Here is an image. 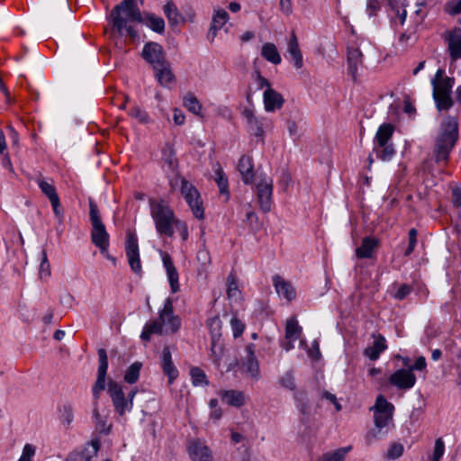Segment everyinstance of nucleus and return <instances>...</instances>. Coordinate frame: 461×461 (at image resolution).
<instances>
[{
    "instance_id": "1",
    "label": "nucleus",
    "mask_w": 461,
    "mask_h": 461,
    "mask_svg": "<svg viewBox=\"0 0 461 461\" xmlns=\"http://www.w3.org/2000/svg\"><path fill=\"white\" fill-rule=\"evenodd\" d=\"M150 214L155 222L156 230L160 235L172 237L176 230L182 240L188 238V230L185 222L175 217L173 211L163 202L152 203Z\"/></svg>"
},
{
    "instance_id": "2",
    "label": "nucleus",
    "mask_w": 461,
    "mask_h": 461,
    "mask_svg": "<svg viewBox=\"0 0 461 461\" xmlns=\"http://www.w3.org/2000/svg\"><path fill=\"white\" fill-rule=\"evenodd\" d=\"M98 361L97 378L92 388L94 398L93 418L96 430L100 433H109L112 426L107 423V414L101 411L98 405V399L100 398L101 393L105 389V377L108 369V357L104 348L98 350Z\"/></svg>"
},
{
    "instance_id": "3",
    "label": "nucleus",
    "mask_w": 461,
    "mask_h": 461,
    "mask_svg": "<svg viewBox=\"0 0 461 461\" xmlns=\"http://www.w3.org/2000/svg\"><path fill=\"white\" fill-rule=\"evenodd\" d=\"M180 326L181 321L174 313L173 303L170 299H167L163 308L158 312V318L145 324L140 338L144 341H149L151 335L173 334L180 329Z\"/></svg>"
},
{
    "instance_id": "4",
    "label": "nucleus",
    "mask_w": 461,
    "mask_h": 461,
    "mask_svg": "<svg viewBox=\"0 0 461 461\" xmlns=\"http://www.w3.org/2000/svg\"><path fill=\"white\" fill-rule=\"evenodd\" d=\"M458 139V123L455 117H447L440 125L434 145L437 162L447 161Z\"/></svg>"
},
{
    "instance_id": "5",
    "label": "nucleus",
    "mask_w": 461,
    "mask_h": 461,
    "mask_svg": "<svg viewBox=\"0 0 461 461\" xmlns=\"http://www.w3.org/2000/svg\"><path fill=\"white\" fill-rule=\"evenodd\" d=\"M113 26L119 32L126 30L127 33L131 37L137 36L136 32L131 25H127L128 22H142L143 18L139 8L135 5V0H123L120 5H116L111 14Z\"/></svg>"
},
{
    "instance_id": "6",
    "label": "nucleus",
    "mask_w": 461,
    "mask_h": 461,
    "mask_svg": "<svg viewBox=\"0 0 461 461\" xmlns=\"http://www.w3.org/2000/svg\"><path fill=\"white\" fill-rule=\"evenodd\" d=\"M370 410L374 412L375 429L366 433V440L368 444L376 439L382 430L392 423L394 407L380 394Z\"/></svg>"
},
{
    "instance_id": "7",
    "label": "nucleus",
    "mask_w": 461,
    "mask_h": 461,
    "mask_svg": "<svg viewBox=\"0 0 461 461\" xmlns=\"http://www.w3.org/2000/svg\"><path fill=\"white\" fill-rule=\"evenodd\" d=\"M89 209L90 221L92 224V242L99 248L103 254H106L109 246V234L101 220L98 207L92 199H89Z\"/></svg>"
},
{
    "instance_id": "8",
    "label": "nucleus",
    "mask_w": 461,
    "mask_h": 461,
    "mask_svg": "<svg viewBox=\"0 0 461 461\" xmlns=\"http://www.w3.org/2000/svg\"><path fill=\"white\" fill-rule=\"evenodd\" d=\"M394 131V127L391 123L382 124L375 134L374 140V152L376 157L383 161L390 160L395 154L391 139Z\"/></svg>"
},
{
    "instance_id": "9",
    "label": "nucleus",
    "mask_w": 461,
    "mask_h": 461,
    "mask_svg": "<svg viewBox=\"0 0 461 461\" xmlns=\"http://www.w3.org/2000/svg\"><path fill=\"white\" fill-rule=\"evenodd\" d=\"M108 394L111 397L114 411L120 416L130 412L133 407V399L136 394L135 390H131L126 396L122 391V385L111 380L108 383Z\"/></svg>"
},
{
    "instance_id": "10",
    "label": "nucleus",
    "mask_w": 461,
    "mask_h": 461,
    "mask_svg": "<svg viewBox=\"0 0 461 461\" xmlns=\"http://www.w3.org/2000/svg\"><path fill=\"white\" fill-rule=\"evenodd\" d=\"M257 82L258 89H264L263 104L265 111L267 113H275L280 110L285 104L283 95L275 90L270 82L260 74L257 76Z\"/></svg>"
},
{
    "instance_id": "11",
    "label": "nucleus",
    "mask_w": 461,
    "mask_h": 461,
    "mask_svg": "<svg viewBox=\"0 0 461 461\" xmlns=\"http://www.w3.org/2000/svg\"><path fill=\"white\" fill-rule=\"evenodd\" d=\"M175 181L176 183L178 181L181 183V193L189 204L194 215L197 219H203L204 215L203 208L197 189L185 178L177 177Z\"/></svg>"
},
{
    "instance_id": "12",
    "label": "nucleus",
    "mask_w": 461,
    "mask_h": 461,
    "mask_svg": "<svg viewBox=\"0 0 461 461\" xmlns=\"http://www.w3.org/2000/svg\"><path fill=\"white\" fill-rule=\"evenodd\" d=\"M243 116L246 120L248 129L256 137L263 138L266 130H270L273 127L272 121L265 116H257L250 109L243 111Z\"/></svg>"
},
{
    "instance_id": "13",
    "label": "nucleus",
    "mask_w": 461,
    "mask_h": 461,
    "mask_svg": "<svg viewBox=\"0 0 461 461\" xmlns=\"http://www.w3.org/2000/svg\"><path fill=\"white\" fill-rule=\"evenodd\" d=\"M257 198L260 209L264 212L271 210L273 180L271 177L264 176L260 177L256 185Z\"/></svg>"
},
{
    "instance_id": "14",
    "label": "nucleus",
    "mask_w": 461,
    "mask_h": 461,
    "mask_svg": "<svg viewBox=\"0 0 461 461\" xmlns=\"http://www.w3.org/2000/svg\"><path fill=\"white\" fill-rule=\"evenodd\" d=\"M126 256L131 270L136 274L141 273V263L140 258V250L138 239L134 233L127 234L125 245Z\"/></svg>"
},
{
    "instance_id": "15",
    "label": "nucleus",
    "mask_w": 461,
    "mask_h": 461,
    "mask_svg": "<svg viewBox=\"0 0 461 461\" xmlns=\"http://www.w3.org/2000/svg\"><path fill=\"white\" fill-rule=\"evenodd\" d=\"M100 446L99 439H92L83 449L70 453L66 461H95Z\"/></svg>"
},
{
    "instance_id": "16",
    "label": "nucleus",
    "mask_w": 461,
    "mask_h": 461,
    "mask_svg": "<svg viewBox=\"0 0 461 461\" xmlns=\"http://www.w3.org/2000/svg\"><path fill=\"white\" fill-rule=\"evenodd\" d=\"M142 57L153 68L167 61L162 46L157 42H149L145 44L142 50Z\"/></svg>"
},
{
    "instance_id": "17",
    "label": "nucleus",
    "mask_w": 461,
    "mask_h": 461,
    "mask_svg": "<svg viewBox=\"0 0 461 461\" xmlns=\"http://www.w3.org/2000/svg\"><path fill=\"white\" fill-rule=\"evenodd\" d=\"M247 360L242 364V370L247 376L254 381H258L260 378V370L258 362L255 357V345L249 344L246 347Z\"/></svg>"
},
{
    "instance_id": "18",
    "label": "nucleus",
    "mask_w": 461,
    "mask_h": 461,
    "mask_svg": "<svg viewBox=\"0 0 461 461\" xmlns=\"http://www.w3.org/2000/svg\"><path fill=\"white\" fill-rule=\"evenodd\" d=\"M390 383L399 389H410L414 386L416 376L411 370L399 369L389 379Z\"/></svg>"
},
{
    "instance_id": "19",
    "label": "nucleus",
    "mask_w": 461,
    "mask_h": 461,
    "mask_svg": "<svg viewBox=\"0 0 461 461\" xmlns=\"http://www.w3.org/2000/svg\"><path fill=\"white\" fill-rule=\"evenodd\" d=\"M188 454L192 461H212L211 450L200 440H193L189 443Z\"/></svg>"
},
{
    "instance_id": "20",
    "label": "nucleus",
    "mask_w": 461,
    "mask_h": 461,
    "mask_svg": "<svg viewBox=\"0 0 461 461\" xmlns=\"http://www.w3.org/2000/svg\"><path fill=\"white\" fill-rule=\"evenodd\" d=\"M163 266L166 268L167 279L170 285V288L172 293H176L179 291V282H178V272L174 266L171 257L168 253L160 251Z\"/></svg>"
},
{
    "instance_id": "21",
    "label": "nucleus",
    "mask_w": 461,
    "mask_h": 461,
    "mask_svg": "<svg viewBox=\"0 0 461 461\" xmlns=\"http://www.w3.org/2000/svg\"><path fill=\"white\" fill-rule=\"evenodd\" d=\"M444 70L439 68L431 80L433 94H450L454 85V79L444 76Z\"/></svg>"
},
{
    "instance_id": "22",
    "label": "nucleus",
    "mask_w": 461,
    "mask_h": 461,
    "mask_svg": "<svg viewBox=\"0 0 461 461\" xmlns=\"http://www.w3.org/2000/svg\"><path fill=\"white\" fill-rule=\"evenodd\" d=\"M161 367L167 376L168 384H173L178 376V371L172 361V355L168 347H165L162 350Z\"/></svg>"
},
{
    "instance_id": "23",
    "label": "nucleus",
    "mask_w": 461,
    "mask_h": 461,
    "mask_svg": "<svg viewBox=\"0 0 461 461\" xmlns=\"http://www.w3.org/2000/svg\"><path fill=\"white\" fill-rule=\"evenodd\" d=\"M302 333V328L298 325L294 318H291L286 321L285 327V342L284 348L285 350H290L294 348V342L296 341Z\"/></svg>"
},
{
    "instance_id": "24",
    "label": "nucleus",
    "mask_w": 461,
    "mask_h": 461,
    "mask_svg": "<svg viewBox=\"0 0 461 461\" xmlns=\"http://www.w3.org/2000/svg\"><path fill=\"white\" fill-rule=\"evenodd\" d=\"M287 52L294 66L300 69L303 66V54L299 47L298 40L294 32H292L287 41Z\"/></svg>"
},
{
    "instance_id": "25",
    "label": "nucleus",
    "mask_w": 461,
    "mask_h": 461,
    "mask_svg": "<svg viewBox=\"0 0 461 461\" xmlns=\"http://www.w3.org/2000/svg\"><path fill=\"white\" fill-rule=\"evenodd\" d=\"M228 21L229 14L224 9H214L212 24L208 32V36L209 38H211L212 41L214 40V38L217 35V32L221 30L227 23Z\"/></svg>"
},
{
    "instance_id": "26",
    "label": "nucleus",
    "mask_w": 461,
    "mask_h": 461,
    "mask_svg": "<svg viewBox=\"0 0 461 461\" xmlns=\"http://www.w3.org/2000/svg\"><path fill=\"white\" fill-rule=\"evenodd\" d=\"M219 395L223 402L233 407H241L246 402V395L242 391L225 390L221 391Z\"/></svg>"
},
{
    "instance_id": "27",
    "label": "nucleus",
    "mask_w": 461,
    "mask_h": 461,
    "mask_svg": "<svg viewBox=\"0 0 461 461\" xmlns=\"http://www.w3.org/2000/svg\"><path fill=\"white\" fill-rule=\"evenodd\" d=\"M273 284L279 296L284 297L287 301H292L295 298L296 293L294 288L281 276H275L273 277Z\"/></svg>"
},
{
    "instance_id": "28",
    "label": "nucleus",
    "mask_w": 461,
    "mask_h": 461,
    "mask_svg": "<svg viewBox=\"0 0 461 461\" xmlns=\"http://www.w3.org/2000/svg\"><path fill=\"white\" fill-rule=\"evenodd\" d=\"M238 170L245 184L252 183L254 179V171L252 159L249 156H242L238 163Z\"/></svg>"
},
{
    "instance_id": "29",
    "label": "nucleus",
    "mask_w": 461,
    "mask_h": 461,
    "mask_svg": "<svg viewBox=\"0 0 461 461\" xmlns=\"http://www.w3.org/2000/svg\"><path fill=\"white\" fill-rule=\"evenodd\" d=\"M389 5L392 10L394 12L393 19L395 23L402 25L406 19L407 10L410 6L408 0H389Z\"/></svg>"
},
{
    "instance_id": "30",
    "label": "nucleus",
    "mask_w": 461,
    "mask_h": 461,
    "mask_svg": "<svg viewBox=\"0 0 461 461\" xmlns=\"http://www.w3.org/2000/svg\"><path fill=\"white\" fill-rule=\"evenodd\" d=\"M155 70V76L158 81V83L162 86H167L169 84H171L175 77L173 75V72L170 68V65L167 61L162 63L161 65L153 68Z\"/></svg>"
},
{
    "instance_id": "31",
    "label": "nucleus",
    "mask_w": 461,
    "mask_h": 461,
    "mask_svg": "<svg viewBox=\"0 0 461 461\" xmlns=\"http://www.w3.org/2000/svg\"><path fill=\"white\" fill-rule=\"evenodd\" d=\"M375 340L371 346H368L364 354L371 360H375L379 357L380 354L386 348V342L383 336H373Z\"/></svg>"
},
{
    "instance_id": "32",
    "label": "nucleus",
    "mask_w": 461,
    "mask_h": 461,
    "mask_svg": "<svg viewBox=\"0 0 461 461\" xmlns=\"http://www.w3.org/2000/svg\"><path fill=\"white\" fill-rule=\"evenodd\" d=\"M378 246V240L375 238L366 237L363 239L360 247L356 249V256L358 258H369Z\"/></svg>"
},
{
    "instance_id": "33",
    "label": "nucleus",
    "mask_w": 461,
    "mask_h": 461,
    "mask_svg": "<svg viewBox=\"0 0 461 461\" xmlns=\"http://www.w3.org/2000/svg\"><path fill=\"white\" fill-rule=\"evenodd\" d=\"M447 48L453 60L461 58V33L453 32L448 34Z\"/></svg>"
},
{
    "instance_id": "34",
    "label": "nucleus",
    "mask_w": 461,
    "mask_h": 461,
    "mask_svg": "<svg viewBox=\"0 0 461 461\" xmlns=\"http://www.w3.org/2000/svg\"><path fill=\"white\" fill-rule=\"evenodd\" d=\"M348 71L353 77L363 64L362 52L357 48H350L348 51Z\"/></svg>"
},
{
    "instance_id": "35",
    "label": "nucleus",
    "mask_w": 461,
    "mask_h": 461,
    "mask_svg": "<svg viewBox=\"0 0 461 461\" xmlns=\"http://www.w3.org/2000/svg\"><path fill=\"white\" fill-rule=\"evenodd\" d=\"M210 357L216 366H220L225 356V347L221 339H212Z\"/></svg>"
},
{
    "instance_id": "36",
    "label": "nucleus",
    "mask_w": 461,
    "mask_h": 461,
    "mask_svg": "<svg viewBox=\"0 0 461 461\" xmlns=\"http://www.w3.org/2000/svg\"><path fill=\"white\" fill-rule=\"evenodd\" d=\"M227 296L231 303H238L241 301V292L233 274H230L227 279Z\"/></svg>"
},
{
    "instance_id": "37",
    "label": "nucleus",
    "mask_w": 461,
    "mask_h": 461,
    "mask_svg": "<svg viewBox=\"0 0 461 461\" xmlns=\"http://www.w3.org/2000/svg\"><path fill=\"white\" fill-rule=\"evenodd\" d=\"M261 55L268 62H271L275 65L280 64L282 61L276 46L271 42L265 43L262 46Z\"/></svg>"
},
{
    "instance_id": "38",
    "label": "nucleus",
    "mask_w": 461,
    "mask_h": 461,
    "mask_svg": "<svg viewBox=\"0 0 461 461\" xmlns=\"http://www.w3.org/2000/svg\"><path fill=\"white\" fill-rule=\"evenodd\" d=\"M59 420L65 429H69L74 420V409L71 404L65 403L59 407Z\"/></svg>"
},
{
    "instance_id": "39",
    "label": "nucleus",
    "mask_w": 461,
    "mask_h": 461,
    "mask_svg": "<svg viewBox=\"0 0 461 461\" xmlns=\"http://www.w3.org/2000/svg\"><path fill=\"white\" fill-rule=\"evenodd\" d=\"M184 106L195 115L203 116V105L193 94H187L183 98Z\"/></svg>"
},
{
    "instance_id": "40",
    "label": "nucleus",
    "mask_w": 461,
    "mask_h": 461,
    "mask_svg": "<svg viewBox=\"0 0 461 461\" xmlns=\"http://www.w3.org/2000/svg\"><path fill=\"white\" fill-rule=\"evenodd\" d=\"M162 160L165 165L167 166L168 169L171 171H175L177 167V159L175 156V150L173 147L169 144H167L162 150Z\"/></svg>"
},
{
    "instance_id": "41",
    "label": "nucleus",
    "mask_w": 461,
    "mask_h": 461,
    "mask_svg": "<svg viewBox=\"0 0 461 461\" xmlns=\"http://www.w3.org/2000/svg\"><path fill=\"white\" fill-rule=\"evenodd\" d=\"M207 325L211 333L212 339H221L222 322L219 316L210 318L207 321Z\"/></svg>"
},
{
    "instance_id": "42",
    "label": "nucleus",
    "mask_w": 461,
    "mask_h": 461,
    "mask_svg": "<svg viewBox=\"0 0 461 461\" xmlns=\"http://www.w3.org/2000/svg\"><path fill=\"white\" fill-rule=\"evenodd\" d=\"M145 23L150 29L158 33L164 32L165 22L161 17L148 14L145 15Z\"/></svg>"
},
{
    "instance_id": "43",
    "label": "nucleus",
    "mask_w": 461,
    "mask_h": 461,
    "mask_svg": "<svg viewBox=\"0 0 461 461\" xmlns=\"http://www.w3.org/2000/svg\"><path fill=\"white\" fill-rule=\"evenodd\" d=\"M164 13L168 19L169 23L173 25H176L180 22V14L178 13V10L176 6L174 5L173 2L168 1L164 5Z\"/></svg>"
},
{
    "instance_id": "44",
    "label": "nucleus",
    "mask_w": 461,
    "mask_h": 461,
    "mask_svg": "<svg viewBox=\"0 0 461 461\" xmlns=\"http://www.w3.org/2000/svg\"><path fill=\"white\" fill-rule=\"evenodd\" d=\"M40 260L41 264L39 267V276L41 280H46L51 275V268L48 260L47 252L45 250H41Z\"/></svg>"
},
{
    "instance_id": "45",
    "label": "nucleus",
    "mask_w": 461,
    "mask_h": 461,
    "mask_svg": "<svg viewBox=\"0 0 461 461\" xmlns=\"http://www.w3.org/2000/svg\"><path fill=\"white\" fill-rule=\"evenodd\" d=\"M215 174V181L218 184L220 193L226 195V199L229 198V192H228V180L226 176L223 174L222 168L217 165V167L214 169Z\"/></svg>"
},
{
    "instance_id": "46",
    "label": "nucleus",
    "mask_w": 461,
    "mask_h": 461,
    "mask_svg": "<svg viewBox=\"0 0 461 461\" xmlns=\"http://www.w3.org/2000/svg\"><path fill=\"white\" fill-rule=\"evenodd\" d=\"M190 375L194 386H206L209 384L205 373L199 367H192L190 370Z\"/></svg>"
},
{
    "instance_id": "47",
    "label": "nucleus",
    "mask_w": 461,
    "mask_h": 461,
    "mask_svg": "<svg viewBox=\"0 0 461 461\" xmlns=\"http://www.w3.org/2000/svg\"><path fill=\"white\" fill-rule=\"evenodd\" d=\"M37 183L40 189L49 198L50 202L52 200L56 201V198H59L56 189L51 183L43 178L37 179Z\"/></svg>"
},
{
    "instance_id": "48",
    "label": "nucleus",
    "mask_w": 461,
    "mask_h": 461,
    "mask_svg": "<svg viewBox=\"0 0 461 461\" xmlns=\"http://www.w3.org/2000/svg\"><path fill=\"white\" fill-rule=\"evenodd\" d=\"M141 368V364L139 362H135L132 365H131L124 375V381L128 384H134L138 381L140 376V372Z\"/></svg>"
},
{
    "instance_id": "49",
    "label": "nucleus",
    "mask_w": 461,
    "mask_h": 461,
    "mask_svg": "<svg viewBox=\"0 0 461 461\" xmlns=\"http://www.w3.org/2000/svg\"><path fill=\"white\" fill-rule=\"evenodd\" d=\"M351 447H340L333 452L326 453L322 456L321 461H344L346 455L349 452Z\"/></svg>"
},
{
    "instance_id": "50",
    "label": "nucleus",
    "mask_w": 461,
    "mask_h": 461,
    "mask_svg": "<svg viewBox=\"0 0 461 461\" xmlns=\"http://www.w3.org/2000/svg\"><path fill=\"white\" fill-rule=\"evenodd\" d=\"M279 384L289 391H294L296 388L294 375L292 371H287L285 374H283L279 380Z\"/></svg>"
},
{
    "instance_id": "51",
    "label": "nucleus",
    "mask_w": 461,
    "mask_h": 461,
    "mask_svg": "<svg viewBox=\"0 0 461 461\" xmlns=\"http://www.w3.org/2000/svg\"><path fill=\"white\" fill-rule=\"evenodd\" d=\"M433 97L439 111L447 110L452 106L450 94H433Z\"/></svg>"
},
{
    "instance_id": "52",
    "label": "nucleus",
    "mask_w": 461,
    "mask_h": 461,
    "mask_svg": "<svg viewBox=\"0 0 461 461\" xmlns=\"http://www.w3.org/2000/svg\"><path fill=\"white\" fill-rule=\"evenodd\" d=\"M445 452V443L442 438H438L435 441L433 453L430 456V461H440Z\"/></svg>"
},
{
    "instance_id": "53",
    "label": "nucleus",
    "mask_w": 461,
    "mask_h": 461,
    "mask_svg": "<svg viewBox=\"0 0 461 461\" xmlns=\"http://www.w3.org/2000/svg\"><path fill=\"white\" fill-rule=\"evenodd\" d=\"M403 453V446L401 443H393L390 446L386 452V458L395 460L399 458Z\"/></svg>"
},
{
    "instance_id": "54",
    "label": "nucleus",
    "mask_w": 461,
    "mask_h": 461,
    "mask_svg": "<svg viewBox=\"0 0 461 461\" xmlns=\"http://www.w3.org/2000/svg\"><path fill=\"white\" fill-rule=\"evenodd\" d=\"M129 113L131 117L135 118L140 123L149 122V114L139 106L133 107Z\"/></svg>"
},
{
    "instance_id": "55",
    "label": "nucleus",
    "mask_w": 461,
    "mask_h": 461,
    "mask_svg": "<svg viewBox=\"0 0 461 461\" xmlns=\"http://www.w3.org/2000/svg\"><path fill=\"white\" fill-rule=\"evenodd\" d=\"M230 323L231 326V330H232L234 338L240 337L244 331V329H245L244 323L240 320H239L236 316H233L230 319Z\"/></svg>"
},
{
    "instance_id": "56",
    "label": "nucleus",
    "mask_w": 461,
    "mask_h": 461,
    "mask_svg": "<svg viewBox=\"0 0 461 461\" xmlns=\"http://www.w3.org/2000/svg\"><path fill=\"white\" fill-rule=\"evenodd\" d=\"M417 235L418 232L415 229H411L409 230V244L404 252L405 256H410L413 252L417 244Z\"/></svg>"
},
{
    "instance_id": "57",
    "label": "nucleus",
    "mask_w": 461,
    "mask_h": 461,
    "mask_svg": "<svg viewBox=\"0 0 461 461\" xmlns=\"http://www.w3.org/2000/svg\"><path fill=\"white\" fill-rule=\"evenodd\" d=\"M35 455V447L30 444H26L23 447L22 456L18 461H32V457Z\"/></svg>"
},
{
    "instance_id": "58",
    "label": "nucleus",
    "mask_w": 461,
    "mask_h": 461,
    "mask_svg": "<svg viewBox=\"0 0 461 461\" xmlns=\"http://www.w3.org/2000/svg\"><path fill=\"white\" fill-rule=\"evenodd\" d=\"M411 291V286L407 285H401L395 294H393V297L397 300H402L404 299L408 294H410Z\"/></svg>"
},
{
    "instance_id": "59",
    "label": "nucleus",
    "mask_w": 461,
    "mask_h": 461,
    "mask_svg": "<svg viewBox=\"0 0 461 461\" xmlns=\"http://www.w3.org/2000/svg\"><path fill=\"white\" fill-rule=\"evenodd\" d=\"M197 260L201 263L202 266H208L211 263L209 251L205 249L199 250L197 253Z\"/></svg>"
},
{
    "instance_id": "60",
    "label": "nucleus",
    "mask_w": 461,
    "mask_h": 461,
    "mask_svg": "<svg viewBox=\"0 0 461 461\" xmlns=\"http://www.w3.org/2000/svg\"><path fill=\"white\" fill-rule=\"evenodd\" d=\"M279 8L285 15L291 14L293 12L291 0H279Z\"/></svg>"
},
{
    "instance_id": "61",
    "label": "nucleus",
    "mask_w": 461,
    "mask_h": 461,
    "mask_svg": "<svg viewBox=\"0 0 461 461\" xmlns=\"http://www.w3.org/2000/svg\"><path fill=\"white\" fill-rule=\"evenodd\" d=\"M322 397L333 403L337 411L341 410V404L338 402L336 395L329 392H323Z\"/></svg>"
},
{
    "instance_id": "62",
    "label": "nucleus",
    "mask_w": 461,
    "mask_h": 461,
    "mask_svg": "<svg viewBox=\"0 0 461 461\" xmlns=\"http://www.w3.org/2000/svg\"><path fill=\"white\" fill-rule=\"evenodd\" d=\"M185 117L184 113L182 111H180L179 109L175 108L173 111L174 122L176 125H182L185 122Z\"/></svg>"
},
{
    "instance_id": "63",
    "label": "nucleus",
    "mask_w": 461,
    "mask_h": 461,
    "mask_svg": "<svg viewBox=\"0 0 461 461\" xmlns=\"http://www.w3.org/2000/svg\"><path fill=\"white\" fill-rule=\"evenodd\" d=\"M287 130L291 136H298L300 134L299 127L295 121H287Z\"/></svg>"
},
{
    "instance_id": "64",
    "label": "nucleus",
    "mask_w": 461,
    "mask_h": 461,
    "mask_svg": "<svg viewBox=\"0 0 461 461\" xmlns=\"http://www.w3.org/2000/svg\"><path fill=\"white\" fill-rule=\"evenodd\" d=\"M379 2L378 0H368L366 8L369 12L370 15H373L375 14V12L379 9Z\"/></svg>"
}]
</instances>
